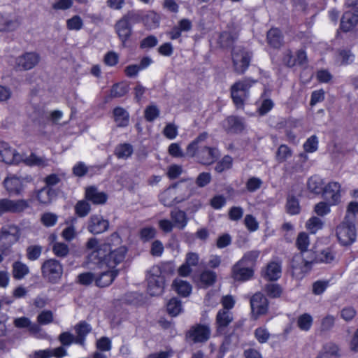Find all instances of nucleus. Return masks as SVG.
Segmentation results:
<instances>
[{
  "instance_id": "obj_55",
  "label": "nucleus",
  "mask_w": 358,
  "mask_h": 358,
  "mask_svg": "<svg viewBox=\"0 0 358 358\" xmlns=\"http://www.w3.org/2000/svg\"><path fill=\"white\" fill-rule=\"evenodd\" d=\"M274 104L272 100L264 99L257 107V112L260 115H264L268 113L273 107Z\"/></svg>"
},
{
  "instance_id": "obj_57",
  "label": "nucleus",
  "mask_w": 358,
  "mask_h": 358,
  "mask_svg": "<svg viewBox=\"0 0 358 358\" xmlns=\"http://www.w3.org/2000/svg\"><path fill=\"white\" fill-rule=\"evenodd\" d=\"M96 275V272L83 273L78 276V280L80 284L87 285L95 282Z\"/></svg>"
},
{
  "instance_id": "obj_62",
  "label": "nucleus",
  "mask_w": 358,
  "mask_h": 358,
  "mask_svg": "<svg viewBox=\"0 0 358 358\" xmlns=\"http://www.w3.org/2000/svg\"><path fill=\"white\" fill-rule=\"evenodd\" d=\"M159 115V110L156 106L150 105L145 110V117L148 121H153Z\"/></svg>"
},
{
  "instance_id": "obj_2",
  "label": "nucleus",
  "mask_w": 358,
  "mask_h": 358,
  "mask_svg": "<svg viewBox=\"0 0 358 358\" xmlns=\"http://www.w3.org/2000/svg\"><path fill=\"white\" fill-rule=\"evenodd\" d=\"M207 138L208 134L203 133L187 147V155L196 157L199 163L205 165L213 164L220 155L218 150L215 148L201 146V143Z\"/></svg>"
},
{
  "instance_id": "obj_16",
  "label": "nucleus",
  "mask_w": 358,
  "mask_h": 358,
  "mask_svg": "<svg viewBox=\"0 0 358 358\" xmlns=\"http://www.w3.org/2000/svg\"><path fill=\"white\" fill-rule=\"evenodd\" d=\"M210 336V329L205 324H197L189 331V337L195 343L207 341Z\"/></svg>"
},
{
  "instance_id": "obj_43",
  "label": "nucleus",
  "mask_w": 358,
  "mask_h": 358,
  "mask_svg": "<svg viewBox=\"0 0 358 358\" xmlns=\"http://www.w3.org/2000/svg\"><path fill=\"white\" fill-rule=\"evenodd\" d=\"M335 259L334 252L329 248L321 251L317 255L314 262L321 263H331Z\"/></svg>"
},
{
  "instance_id": "obj_53",
  "label": "nucleus",
  "mask_w": 358,
  "mask_h": 358,
  "mask_svg": "<svg viewBox=\"0 0 358 358\" xmlns=\"http://www.w3.org/2000/svg\"><path fill=\"white\" fill-rule=\"evenodd\" d=\"M57 215L52 213H45L41 215V221L47 227L54 226L57 222Z\"/></svg>"
},
{
  "instance_id": "obj_19",
  "label": "nucleus",
  "mask_w": 358,
  "mask_h": 358,
  "mask_svg": "<svg viewBox=\"0 0 358 358\" xmlns=\"http://www.w3.org/2000/svg\"><path fill=\"white\" fill-rule=\"evenodd\" d=\"M254 274V270L239 262L232 268V277L238 281H246L250 280Z\"/></svg>"
},
{
  "instance_id": "obj_64",
  "label": "nucleus",
  "mask_w": 358,
  "mask_h": 358,
  "mask_svg": "<svg viewBox=\"0 0 358 358\" xmlns=\"http://www.w3.org/2000/svg\"><path fill=\"white\" fill-rule=\"evenodd\" d=\"M318 141L315 136L307 139L303 145L304 150L308 152H313L317 150Z\"/></svg>"
},
{
  "instance_id": "obj_36",
  "label": "nucleus",
  "mask_w": 358,
  "mask_h": 358,
  "mask_svg": "<svg viewBox=\"0 0 358 358\" xmlns=\"http://www.w3.org/2000/svg\"><path fill=\"white\" fill-rule=\"evenodd\" d=\"M75 329L77 334L75 343L83 345L85 337L91 331V327L87 323L81 322L76 326Z\"/></svg>"
},
{
  "instance_id": "obj_50",
  "label": "nucleus",
  "mask_w": 358,
  "mask_h": 358,
  "mask_svg": "<svg viewBox=\"0 0 358 358\" xmlns=\"http://www.w3.org/2000/svg\"><path fill=\"white\" fill-rule=\"evenodd\" d=\"M357 315V310L353 306H348L340 310V317L345 322L352 321Z\"/></svg>"
},
{
  "instance_id": "obj_52",
  "label": "nucleus",
  "mask_w": 358,
  "mask_h": 358,
  "mask_svg": "<svg viewBox=\"0 0 358 358\" xmlns=\"http://www.w3.org/2000/svg\"><path fill=\"white\" fill-rule=\"evenodd\" d=\"M330 203L320 201L314 207L315 213L319 216H325L331 212Z\"/></svg>"
},
{
  "instance_id": "obj_6",
  "label": "nucleus",
  "mask_w": 358,
  "mask_h": 358,
  "mask_svg": "<svg viewBox=\"0 0 358 358\" xmlns=\"http://www.w3.org/2000/svg\"><path fill=\"white\" fill-rule=\"evenodd\" d=\"M255 81L244 79L235 83L231 87V96L237 108H243L245 101L248 97V91Z\"/></svg>"
},
{
  "instance_id": "obj_51",
  "label": "nucleus",
  "mask_w": 358,
  "mask_h": 358,
  "mask_svg": "<svg viewBox=\"0 0 358 358\" xmlns=\"http://www.w3.org/2000/svg\"><path fill=\"white\" fill-rule=\"evenodd\" d=\"M287 210L291 215H296L300 212V206L299 201L293 197L289 196L287 202Z\"/></svg>"
},
{
  "instance_id": "obj_42",
  "label": "nucleus",
  "mask_w": 358,
  "mask_h": 358,
  "mask_svg": "<svg viewBox=\"0 0 358 358\" xmlns=\"http://www.w3.org/2000/svg\"><path fill=\"white\" fill-rule=\"evenodd\" d=\"M76 221V218L72 220V222ZM78 234L76 227L74 226L73 223H71L63 229L61 235L65 241H71L77 237Z\"/></svg>"
},
{
  "instance_id": "obj_21",
  "label": "nucleus",
  "mask_w": 358,
  "mask_h": 358,
  "mask_svg": "<svg viewBox=\"0 0 358 358\" xmlns=\"http://www.w3.org/2000/svg\"><path fill=\"white\" fill-rule=\"evenodd\" d=\"M16 232L17 228L14 226L9 227V229L7 227L2 229L0 235V249L1 250H6L15 241V234Z\"/></svg>"
},
{
  "instance_id": "obj_26",
  "label": "nucleus",
  "mask_w": 358,
  "mask_h": 358,
  "mask_svg": "<svg viewBox=\"0 0 358 358\" xmlns=\"http://www.w3.org/2000/svg\"><path fill=\"white\" fill-rule=\"evenodd\" d=\"M18 27L16 19L8 14L0 13V32H10Z\"/></svg>"
},
{
  "instance_id": "obj_56",
  "label": "nucleus",
  "mask_w": 358,
  "mask_h": 358,
  "mask_svg": "<svg viewBox=\"0 0 358 358\" xmlns=\"http://www.w3.org/2000/svg\"><path fill=\"white\" fill-rule=\"evenodd\" d=\"M255 336L260 343H265L270 338V334L265 327H259L255 331Z\"/></svg>"
},
{
  "instance_id": "obj_1",
  "label": "nucleus",
  "mask_w": 358,
  "mask_h": 358,
  "mask_svg": "<svg viewBox=\"0 0 358 358\" xmlns=\"http://www.w3.org/2000/svg\"><path fill=\"white\" fill-rule=\"evenodd\" d=\"M87 262L94 264L96 269L95 283L99 287H106L111 284L117 275L116 266L124 258L127 249L124 246L112 249L109 243L100 242L96 238H90L86 243Z\"/></svg>"
},
{
  "instance_id": "obj_41",
  "label": "nucleus",
  "mask_w": 358,
  "mask_h": 358,
  "mask_svg": "<svg viewBox=\"0 0 358 358\" xmlns=\"http://www.w3.org/2000/svg\"><path fill=\"white\" fill-rule=\"evenodd\" d=\"M268 43L273 48H278L282 43L281 32L278 29H271L267 34Z\"/></svg>"
},
{
  "instance_id": "obj_3",
  "label": "nucleus",
  "mask_w": 358,
  "mask_h": 358,
  "mask_svg": "<svg viewBox=\"0 0 358 358\" xmlns=\"http://www.w3.org/2000/svg\"><path fill=\"white\" fill-rule=\"evenodd\" d=\"M0 161L6 164H18L24 162L29 166H43L45 164L44 160L37 157L31 154L30 156H24L16 153L10 146L4 142H0Z\"/></svg>"
},
{
  "instance_id": "obj_20",
  "label": "nucleus",
  "mask_w": 358,
  "mask_h": 358,
  "mask_svg": "<svg viewBox=\"0 0 358 358\" xmlns=\"http://www.w3.org/2000/svg\"><path fill=\"white\" fill-rule=\"evenodd\" d=\"M29 206L28 203L24 200L11 201L2 199L0 201V213L20 212Z\"/></svg>"
},
{
  "instance_id": "obj_38",
  "label": "nucleus",
  "mask_w": 358,
  "mask_h": 358,
  "mask_svg": "<svg viewBox=\"0 0 358 358\" xmlns=\"http://www.w3.org/2000/svg\"><path fill=\"white\" fill-rule=\"evenodd\" d=\"M216 280V274L210 271H203L199 277V285L201 287H208L212 285Z\"/></svg>"
},
{
  "instance_id": "obj_39",
  "label": "nucleus",
  "mask_w": 358,
  "mask_h": 358,
  "mask_svg": "<svg viewBox=\"0 0 358 358\" xmlns=\"http://www.w3.org/2000/svg\"><path fill=\"white\" fill-rule=\"evenodd\" d=\"M313 322V317L308 313H304L298 317L296 324L301 331H308L310 329Z\"/></svg>"
},
{
  "instance_id": "obj_54",
  "label": "nucleus",
  "mask_w": 358,
  "mask_h": 358,
  "mask_svg": "<svg viewBox=\"0 0 358 358\" xmlns=\"http://www.w3.org/2000/svg\"><path fill=\"white\" fill-rule=\"evenodd\" d=\"M128 92V87L124 83H117L113 85L110 91V96L113 97H120L124 95Z\"/></svg>"
},
{
  "instance_id": "obj_28",
  "label": "nucleus",
  "mask_w": 358,
  "mask_h": 358,
  "mask_svg": "<svg viewBox=\"0 0 358 358\" xmlns=\"http://www.w3.org/2000/svg\"><path fill=\"white\" fill-rule=\"evenodd\" d=\"M145 27L150 29L158 27L159 24V17L154 11L147 13H141L137 15Z\"/></svg>"
},
{
  "instance_id": "obj_23",
  "label": "nucleus",
  "mask_w": 358,
  "mask_h": 358,
  "mask_svg": "<svg viewBox=\"0 0 358 358\" xmlns=\"http://www.w3.org/2000/svg\"><path fill=\"white\" fill-rule=\"evenodd\" d=\"M341 350L338 345L334 343H327L323 345L316 358H339Z\"/></svg>"
},
{
  "instance_id": "obj_59",
  "label": "nucleus",
  "mask_w": 358,
  "mask_h": 358,
  "mask_svg": "<svg viewBox=\"0 0 358 358\" xmlns=\"http://www.w3.org/2000/svg\"><path fill=\"white\" fill-rule=\"evenodd\" d=\"M296 245L301 251H306L309 245V238L307 234L301 232L299 234L296 239Z\"/></svg>"
},
{
  "instance_id": "obj_15",
  "label": "nucleus",
  "mask_w": 358,
  "mask_h": 358,
  "mask_svg": "<svg viewBox=\"0 0 358 358\" xmlns=\"http://www.w3.org/2000/svg\"><path fill=\"white\" fill-rule=\"evenodd\" d=\"M282 275L281 263L277 260L268 262L262 271V275L267 280H278Z\"/></svg>"
},
{
  "instance_id": "obj_27",
  "label": "nucleus",
  "mask_w": 358,
  "mask_h": 358,
  "mask_svg": "<svg viewBox=\"0 0 358 358\" xmlns=\"http://www.w3.org/2000/svg\"><path fill=\"white\" fill-rule=\"evenodd\" d=\"M173 289L182 297L188 296L192 291L191 284L187 280L176 278L172 283Z\"/></svg>"
},
{
  "instance_id": "obj_46",
  "label": "nucleus",
  "mask_w": 358,
  "mask_h": 358,
  "mask_svg": "<svg viewBox=\"0 0 358 358\" xmlns=\"http://www.w3.org/2000/svg\"><path fill=\"white\" fill-rule=\"evenodd\" d=\"M323 224L320 218L313 216L306 222V227L311 234H315L322 229Z\"/></svg>"
},
{
  "instance_id": "obj_60",
  "label": "nucleus",
  "mask_w": 358,
  "mask_h": 358,
  "mask_svg": "<svg viewBox=\"0 0 358 358\" xmlns=\"http://www.w3.org/2000/svg\"><path fill=\"white\" fill-rule=\"evenodd\" d=\"M75 210L78 216L85 217L89 213L90 206L87 202L85 201H80L77 203Z\"/></svg>"
},
{
  "instance_id": "obj_17",
  "label": "nucleus",
  "mask_w": 358,
  "mask_h": 358,
  "mask_svg": "<svg viewBox=\"0 0 358 358\" xmlns=\"http://www.w3.org/2000/svg\"><path fill=\"white\" fill-rule=\"evenodd\" d=\"M31 180L30 177L20 178L14 176L6 178L4 180V185L6 189L10 193H19Z\"/></svg>"
},
{
  "instance_id": "obj_7",
  "label": "nucleus",
  "mask_w": 358,
  "mask_h": 358,
  "mask_svg": "<svg viewBox=\"0 0 358 358\" xmlns=\"http://www.w3.org/2000/svg\"><path fill=\"white\" fill-rule=\"evenodd\" d=\"M346 8L341 20V28L348 31L358 23V0H347Z\"/></svg>"
},
{
  "instance_id": "obj_47",
  "label": "nucleus",
  "mask_w": 358,
  "mask_h": 358,
  "mask_svg": "<svg viewBox=\"0 0 358 358\" xmlns=\"http://www.w3.org/2000/svg\"><path fill=\"white\" fill-rule=\"evenodd\" d=\"M66 27L70 31H79L83 27V20L79 15H73L66 20Z\"/></svg>"
},
{
  "instance_id": "obj_10",
  "label": "nucleus",
  "mask_w": 358,
  "mask_h": 358,
  "mask_svg": "<svg viewBox=\"0 0 358 358\" xmlns=\"http://www.w3.org/2000/svg\"><path fill=\"white\" fill-rule=\"evenodd\" d=\"M322 194L330 205H337L341 201V186L340 183L334 181L328 182L324 185Z\"/></svg>"
},
{
  "instance_id": "obj_13",
  "label": "nucleus",
  "mask_w": 358,
  "mask_h": 358,
  "mask_svg": "<svg viewBox=\"0 0 358 358\" xmlns=\"http://www.w3.org/2000/svg\"><path fill=\"white\" fill-rule=\"evenodd\" d=\"M252 316L257 319L259 316L266 313L268 310V301L266 297L260 293L255 294L250 301Z\"/></svg>"
},
{
  "instance_id": "obj_48",
  "label": "nucleus",
  "mask_w": 358,
  "mask_h": 358,
  "mask_svg": "<svg viewBox=\"0 0 358 358\" xmlns=\"http://www.w3.org/2000/svg\"><path fill=\"white\" fill-rule=\"evenodd\" d=\"M133 152V148L129 144H122L115 149V155L119 159H127Z\"/></svg>"
},
{
  "instance_id": "obj_18",
  "label": "nucleus",
  "mask_w": 358,
  "mask_h": 358,
  "mask_svg": "<svg viewBox=\"0 0 358 358\" xmlns=\"http://www.w3.org/2000/svg\"><path fill=\"white\" fill-rule=\"evenodd\" d=\"M39 61L38 55L35 52H27L16 58V66L20 69L29 70L35 66Z\"/></svg>"
},
{
  "instance_id": "obj_63",
  "label": "nucleus",
  "mask_w": 358,
  "mask_h": 358,
  "mask_svg": "<svg viewBox=\"0 0 358 358\" xmlns=\"http://www.w3.org/2000/svg\"><path fill=\"white\" fill-rule=\"evenodd\" d=\"M163 134L167 138L174 139L178 136V128L175 124L169 123L164 127Z\"/></svg>"
},
{
  "instance_id": "obj_61",
  "label": "nucleus",
  "mask_w": 358,
  "mask_h": 358,
  "mask_svg": "<svg viewBox=\"0 0 358 358\" xmlns=\"http://www.w3.org/2000/svg\"><path fill=\"white\" fill-rule=\"evenodd\" d=\"M232 165V158L229 156H225L219 162L216 166L215 171L221 173L225 170L229 169Z\"/></svg>"
},
{
  "instance_id": "obj_58",
  "label": "nucleus",
  "mask_w": 358,
  "mask_h": 358,
  "mask_svg": "<svg viewBox=\"0 0 358 358\" xmlns=\"http://www.w3.org/2000/svg\"><path fill=\"white\" fill-rule=\"evenodd\" d=\"M42 252V247L31 245L27 249V256L29 260L34 261L38 259Z\"/></svg>"
},
{
  "instance_id": "obj_25",
  "label": "nucleus",
  "mask_w": 358,
  "mask_h": 358,
  "mask_svg": "<svg viewBox=\"0 0 358 358\" xmlns=\"http://www.w3.org/2000/svg\"><path fill=\"white\" fill-rule=\"evenodd\" d=\"M14 325L17 328L28 327L29 331L37 338H41L43 336V333L41 332L40 327L36 324H31L29 319L26 317L15 318L14 320Z\"/></svg>"
},
{
  "instance_id": "obj_34",
  "label": "nucleus",
  "mask_w": 358,
  "mask_h": 358,
  "mask_svg": "<svg viewBox=\"0 0 358 358\" xmlns=\"http://www.w3.org/2000/svg\"><path fill=\"white\" fill-rule=\"evenodd\" d=\"M358 217V202L350 201L346 206V212L344 217L345 220L355 224Z\"/></svg>"
},
{
  "instance_id": "obj_37",
  "label": "nucleus",
  "mask_w": 358,
  "mask_h": 358,
  "mask_svg": "<svg viewBox=\"0 0 358 358\" xmlns=\"http://www.w3.org/2000/svg\"><path fill=\"white\" fill-rule=\"evenodd\" d=\"M171 218L174 222V226L178 229H183L187 224V218L185 212L175 210L171 212Z\"/></svg>"
},
{
  "instance_id": "obj_31",
  "label": "nucleus",
  "mask_w": 358,
  "mask_h": 358,
  "mask_svg": "<svg viewBox=\"0 0 358 358\" xmlns=\"http://www.w3.org/2000/svg\"><path fill=\"white\" fill-rule=\"evenodd\" d=\"M307 187L310 192L319 194L323 192L324 183L320 177L313 176L308 179L307 182Z\"/></svg>"
},
{
  "instance_id": "obj_11",
  "label": "nucleus",
  "mask_w": 358,
  "mask_h": 358,
  "mask_svg": "<svg viewBox=\"0 0 358 358\" xmlns=\"http://www.w3.org/2000/svg\"><path fill=\"white\" fill-rule=\"evenodd\" d=\"M182 187L171 186L164 190L159 195L160 201L166 206H171L184 200V196L188 193L184 194L183 196H176V194L182 190Z\"/></svg>"
},
{
  "instance_id": "obj_24",
  "label": "nucleus",
  "mask_w": 358,
  "mask_h": 358,
  "mask_svg": "<svg viewBox=\"0 0 358 358\" xmlns=\"http://www.w3.org/2000/svg\"><path fill=\"white\" fill-rule=\"evenodd\" d=\"M115 31L120 40L124 43L131 35V27L129 24V19L124 16L115 24Z\"/></svg>"
},
{
  "instance_id": "obj_29",
  "label": "nucleus",
  "mask_w": 358,
  "mask_h": 358,
  "mask_svg": "<svg viewBox=\"0 0 358 358\" xmlns=\"http://www.w3.org/2000/svg\"><path fill=\"white\" fill-rule=\"evenodd\" d=\"M226 131L230 133H238L244 129L243 120L236 117H229L223 122Z\"/></svg>"
},
{
  "instance_id": "obj_30",
  "label": "nucleus",
  "mask_w": 358,
  "mask_h": 358,
  "mask_svg": "<svg viewBox=\"0 0 358 358\" xmlns=\"http://www.w3.org/2000/svg\"><path fill=\"white\" fill-rule=\"evenodd\" d=\"M85 197L95 204H103L107 200L105 193L98 191L95 187H90L86 189Z\"/></svg>"
},
{
  "instance_id": "obj_22",
  "label": "nucleus",
  "mask_w": 358,
  "mask_h": 358,
  "mask_svg": "<svg viewBox=\"0 0 358 358\" xmlns=\"http://www.w3.org/2000/svg\"><path fill=\"white\" fill-rule=\"evenodd\" d=\"M232 313L229 310H220L216 317V325L217 333L221 334L224 332L225 328L232 322Z\"/></svg>"
},
{
  "instance_id": "obj_49",
  "label": "nucleus",
  "mask_w": 358,
  "mask_h": 358,
  "mask_svg": "<svg viewBox=\"0 0 358 358\" xmlns=\"http://www.w3.org/2000/svg\"><path fill=\"white\" fill-rule=\"evenodd\" d=\"M53 253L59 257H65L69 252L67 244L62 242H55L52 245Z\"/></svg>"
},
{
  "instance_id": "obj_44",
  "label": "nucleus",
  "mask_w": 358,
  "mask_h": 358,
  "mask_svg": "<svg viewBox=\"0 0 358 358\" xmlns=\"http://www.w3.org/2000/svg\"><path fill=\"white\" fill-rule=\"evenodd\" d=\"M292 155V150L286 145H281L278 148L275 159L278 162L282 163L290 158Z\"/></svg>"
},
{
  "instance_id": "obj_14",
  "label": "nucleus",
  "mask_w": 358,
  "mask_h": 358,
  "mask_svg": "<svg viewBox=\"0 0 358 358\" xmlns=\"http://www.w3.org/2000/svg\"><path fill=\"white\" fill-rule=\"evenodd\" d=\"M109 222L104 219L101 215H92L88 222L87 229L94 234H101L108 230Z\"/></svg>"
},
{
  "instance_id": "obj_9",
  "label": "nucleus",
  "mask_w": 358,
  "mask_h": 358,
  "mask_svg": "<svg viewBox=\"0 0 358 358\" xmlns=\"http://www.w3.org/2000/svg\"><path fill=\"white\" fill-rule=\"evenodd\" d=\"M232 62L234 71L243 73L249 66L250 55L243 49L234 48L232 52Z\"/></svg>"
},
{
  "instance_id": "obj_4",
  "label": "nucleus",
  "mask_w": 358,
  "mask_h": 358,
  "mask_svg": "<svg viewBox=\"0 0 358 358\" xmlns=\"http://www.w3.org/2000/svg\"><path fill=\"white\" fill-rule=\"evenodd\" d=\"M165 273L160 266H152L148 275V292L151 296H159L164 292Z\"/></svg>"
},
{
  "instance_id": "obj_12",
  "label": "nucleus",
  "mask_w": 358,
  "mask_h": 358,
  "mask_svg": "<svg viewBox=\"0 0 358 358\" xmlns=\"http://www.w3.org/2000/svg\"><path fill=\"white\" fill-rule=\"evenodd\" d=\"M312 262L305 260L302 253L296 255L292 261V275L297 278H302L311 266Z\"/></svg>"
},
{
  "instance_id": "obj_40",
  "label": "nucleus",
  "mask_w": 358,
  "mask_h": 358,
  "mask_svg": "<svg viewBox=\"0 0 358 358\" xmlns=\"http://www.w3.org/2000/svg\"><path fill=\"white\" fill-rule=\"evenodd\" d=\"M166 310L169 315L176 317L182 311L181 301L177 298H172L166 305Z\"/></svg>"
},
{
  "instance_id": "obj_35",
  "label": "nucleus",
  "mask_w": 358,
  "mask_h": 358,
  "mask_svg": "<svg viewBox=\"0 0 358 358\" xmlns=\"http://www.w3.org/2000/svg\"><path fill=\"white\" fill-rule=\"evenodd\" d=\"M56 192L51 187L42 188L38 193V201L43 204L50 203L55 197Z\"/></svg>"
},
{
  "instance_id": "obj_32",
  "label": "nucleus",
  "mask_w": 358,
  "mask_h": 358,
  "mask_svg": "<svg viewBox=\"0 0 358 358\" xmlns=\"http://www.w3.org/2000/svg\"><path fill=\"white\" fill-rule=\"evenodd\" d=\"M114 120L118 127H126L129 120V113L121 107H117L113 110Z\"/></svg>"
},
{
  "instance_id": "obj_45",
  "label": "nucleus",
  "mask_w": 358,
  "mask_h": 358,
  "mask_svg": "<svg viewBox=\"0 0 358 358\" xmlns=\"http://www.w3.org/2000/svg\"><path fill=\"white\" fill-rule=\"evenodd\" d=\"M259 255V252L257 250L249 251L246 252L238 262L252 268L255 266Z\"/></svg>"
},
{
  "instance_id": "obj_5",
  "label": "nucleus",
  "mask_w": 358,
  "mask_h": 358,
  "mask_svg": "<svg viewBox=\"0 0 358 358\" xmlns=\"http://www.w3.org/2000/svg\"><path fill=\"white\" fill-rule=\"evenodd\" d=\"M41 273L45 280L52 284H57L63 275V266L59 261L49 259L43 263Z\"/></svg>"
},
{
  "instance_id": "obj_8",
  "label": "nucleus",
  "mask_w": 358,
  "mask_h": 358,
  "mask_svg": "<svg viewBox=\"0 0 358 358\" xmlns=\"http://www.w3.org/2000/svg\"><path fill=\"white\" fill-rule=\"evenodd\" d=\"M336 235L343 245L352 244L356 239L357 234L355 224L345 220L336 228Z\"/></svg>"
},
{
  "instance_id": "obj_33",
  "label": "nucleus",
  "mask_w": 358,
  "mask_h": 358,
  "mask_svg": "<svg viewBox=\"0 0 358 358\" xmlns=\"http://www.w3.org/2000/svg\"><path fill=\"white\" fill-rule=\"evenodd\" d=\"M12 268L13 276L17 280L24 278L29 273L27 265L20 261L14 262Z\"/></svg>"
}]
</instances>
